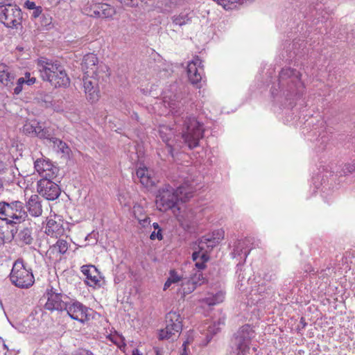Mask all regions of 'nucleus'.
Listing matches in <instances>:
<instances>
[{
    "instance_id": "1",
    "label": "nucleus",
    "mask_w": 355,
    "mask_h": 355,
    "mask_svg": "<svg viewBox=\"0 0 355 355\" xmlns=\"http://www.w3.org/2000/svg\"><path fill=\"white\" fill-rule=\"evenodd\" d=\"M168 107L174 116L177 117L176 123L182 122V138L184 143L193 149L199 146L200 140L203 137V124L194 116L185 112L183 103L180 101H171Z\"/></svg>"
},
{
    "instance_id": "2",
    "label": "nucleus",
    "mask_w": 355,
    "mask_h": 355,
    "mask_svg": "<svg viewBox=\"0 0 355 355\" xmlns=\"http://www.w3.org/2000/svg\"><path fill=\"white\" fill-rule=\"evenodd\" d=\"M193 187L187 184L179 186L176 190L169 185L165 186L158 191L156 196V205L161 211H166L176 207L180 200L186 202L192 197Z\"/></svg>"
},
{
    "instance_id": "3",
    "label": "nucleus",
    "mask_w": 355,
    "mask_h": 355,
    "mask_svg": "<svg viewBox=\"0 0 355 355\" xmlns=\"http://www.w3.org/2000/svg\"><path fill=\"white\" fill-rule=\"evenodd\" d=\"M254 331L249 324L241 327L231 340V350L227 355H247Z\"/></svg>"
},
{
    "instance_id": "4",
    "label": "nucleus",
    "mask_w": 355,
    "mask_h": 355,
    "mask_svg": "<svg viewBox=\"0 0 355 355\" xmlns=\"http://www.w3.org/2000/svg\"><path fill=\"white\" fill-rule=\"evenodd\" d=\"M40 71L42 79L49 81L55 87H66L69 84V78L65 70L58 64L46 62V65L42 66Z\"/></svg>"
},
{
    "instance_id": "5",
    "label": "nucleus",
    "mask_w": 355,
    "mask_h": 355,
    "mask_svg": "<svg viewBox=\"0 0 355 355\" xmlns=\"http://www.w3.org/2000/svg\"><path fill=\"white\" fill-rule=\"evenodd\" d=\"M11 282L17 287L27 288L35 282L34 276L31 269H27L21 259L16 260L10 274Z\"/></svg>"
},
{
    "instance_id": "6",
    "label": "nucleus",
    "mask_w": 355,
    "mask_h": 355,
    "mask_svg": "<svg viewBox=\"0 0 355 355\" xmlns=\"http://www.w3.org/2000/svg\"><path fill=\"white\" fill-rule=\"evenodd\" d=\"M0 214L5 216L7 223H19L27 218V211L22 202L16 200L10 203H0Z\"/></svg>"
},
{
    "instance_id": "7",
    "label": "nucleus",
    "mask_w": 355,
    "mask_h": 355,
    "mask_svg": "<svg viewBox=\"0 0 355 355\" xmlns=\"http://www.w3.org/2000/svg\"><path fill=\"white\" fill-rule=\"evenodd\" d=\"M166 327L161 329L159 337L160 340L173 339L178 337L182 329V318L176 311L168 312L165 317Z\"/></svg>"
},
{
    "instance_id": "8",
    "label": "nucleus",
    "mask_w": 355,
    "mask_h": 355,
    "mask_svg": "<svg viewBox=\"0 0 355 355\" xmlns=\"http://www.w3.org/2000/svg\"><path fill=\"white\" fill-rule=\"evenodd\" d=\"M22 12L15 4L0 7V21L6 27L17 28L22 21Z\"/></svg>"
},
{
    "instance_id": "9",
    "label": "nucleus",
    "mask_w": 355,
    "mask_h": 355,
    "mask_svg": "<svg viewBox=\"0 0 355 355\" xmlns=\"http://www.w3.org/2000/svg\"><path fill=\"white\" fill-rule=\"evenodd\" d=\"M98 67V58L96 55L93 53H88L83 57L81 62V69L84 72L85 76H97L102 80H105L110 76L108 73V68L105 64H101V70L105 74L101 75L97 73Z\"/></svg>"
},
{
    "instance_id": "10",
    "label": "nucleus",
    "mask_w": 355,
    "mask_h": 355,
    "mask_svg": "<svg viewBox=\"0 0 355 355\" xmlns=\"http://www.w3.org/2000/svg\"><path fill=\"white\" fill-rule=\"evenodd\" d=\"M47 301L44 308L49 311H62L67 307V304L69 300V297L62 293H56L53 288L47 289L46 292Z\"/></svg>"
},
{
    "instance_id": "11",
    "label": "nucleus",
    "mask_w": 355,
    "mask_h": 355,
    "mask_svg": "<svg viewBox=\"0 0 355 355\" xmlns=\"http://www.w3.org/2000/svg\"><path fill=\"white\" fill-rule=\"evenodd\" d=\"M53 179H41L37 182L38 193L49 200L57 199L61 191L59 186L52 181Z\"/></svg>"
},
{
    "instance_id": "12",
    "label": "nucleus",
    "mask_w": 355,
    "mask_h": 355,
    "mask_svg": "<svg viewBox=\"0 0 355 355\" xmlns=\"http://www.w3.org/2000/svg\"><path fill=\"white\" fill-rule=\"evenodd\" d=\"M102 78L97 76H84L83 87L87 99L92 103L96 102L100 96L98 83Z\"/></svg>"
},
{
    "instance_id": "13",
    "label": "nucleus",
    "mask_w": 355,
    "mask_h": 355,
    "mask_svg": "<svg viewBox=\"0 0 355 355\" xmlns=\"http://www.w3.org/2000/svg\"><path fill=\"white\" fill-rule=\"evenodd\" d=\"M64 311H67L68 315L71 319L82 323L89 320L87 313L88 308L78 301L71 302L68 301Z\"/></svg>"
},
{
    "instance_id": "14",
    "label": "nucleus",
    "mask_w": 355,
    "mask_h": 355,
    "mask_svg": "<svg viewBox=\"0 0 355 355\" xmlns=\"http://www.w3.org/2000/svg\"><path fill=\"white\" fill-rule=\"evenodd\" d=\"M202 60L198 58H196L193 60L188 64L187 75L189 81L193 84H198L202 80Z\"/></svg>"
},
{
    "instance_id": "15",
    "label": "nucleus",
    "mask_w": 355,
    "mask_h": 355,
    "mask_svg": "<svg viewBox=\"0 0 355 355\" xmlns=\"http://www.w3.org/2000/svg\"><path fill=\"white\" fill-rule=\"evenodd\" d=\"M35 168L42 179L55 178L56 177L58 168L49 162L37 160L35 162Z\"/></svg>"
},
{
    "instance_id": "16",
    "label": "nucleus",
    "mask_w": 355,
    "mask_h": 355,
    "mask_svg": "<svg viewBox=\"0 0 355 355\" xmlns=\"http://www.w3.org/2000/svg\"><path fill=\"white\" fill-rule=\"evenodd\" d=\"M225 232L222 230L214 231L211 234L202 236L198 242L200 250L203 249V245L206 244L208 248H213L224 239Z\"/></svg>"
},
{
    "instance_id": "17",
    "label": "nucleus",
    "mask_w": 355,
    "mask_h": 355,
    "mask_svg": "<svg viewBox=\"0 0 355 355\" xmlns=\"http://www.w3.org/2000/svg\"><path fill=\"white\" fill-rule=\"evenodd\" d=\"M29 214L34 217H37L42 214V205L41 198L37 195H32L26 202V208Z\"/></svg>"
},
{
    "instance_id": "18",
    "label": "nucleus",
    "mask_w": 355,
    "mask_h": 355,
    "mask_svg": "<svg viewBox=\"0 0 355 355\" xmlns=\"http://www.w3.org/2000/svg\"><path fill=\"white\" fill-rule=\"evenodd\" d=\"M81 272L85 275V282L89 286H95L100 282V274L94 266H83Z\"/></svg>"
},
{
    "instance_id": "19",
    "label": "nucleus",
    "mask_w": 355,
    "mask_h": 355,
    "mask_svg": "<svg viewBox=\"0 0 355 355\" xmlns=\"http://www.w3.org/2000/svg\"><path fill=\"white\" fill-rule=\"evenodd\" d=\"M133 178L135 181L139 180L141 184L146 187H150L153 184L152 178L146 167L137 169L135 176H134Z\"/></svg>"
},
{
    "instance_id": "20",
    "label": "nucleus",
    "mask_w": 355,
    "mask_h": 355,
    "mask_svg": "<svg viewBox=\"0 0 355 355\" xmlns=\"http://www.w3.org/2000/svg\"><path fill=\"white\" fill-rule=\"evenodd\" d=\"M279 78L282 80L287 78H291V82L295 83L297 87H301L302 83L300 81V73L293 69H283L279 73Z\"/></svg>"
},
{
    "instance_id": "21",
    "label": "nucleus",
    "mask_w": 355,
    "mask_h": 355,
    "mask_svg": "<svg viewBox=\"0 0 355 355\" xmlns=\"http://www.w3.org/2000/svg\"><path fill=\"white\" fill-rule=\"evenodd\" d=\"M45 232L51 236L58 237L63 234L64 228L60 223L50 219L47 221Z\"/></svg>"
},
{
    "instance_id": "22",
    "label": "nucleus",
    "mask_w": 355,
    "mask_h": 355,
    "mask_svg": "<svg viewBox=\"0 0 355 355\" xmlns=\"http://www.w3.org/2000/svg\"><path fill=\"white\" fill-rule=\"evenodd\" d=\"M94 14L98 17L109 18L115 14V10L109 4L99 3L94 10Z\"/></svg>"
},
{
    "instance_id": "23",
    "label": "nucleus",
    "mask_w": 355,
    "mask_h": 355,
    "mask_svg": "<svg viewBox=\"0 0 355 355\" xmlns=\"http://www.w3.org/2000/svg\"><path fill=\"white\" fill-rule=\"evenodd\" d=\"M193 16V10L185 9L179 15H174L172 17L173 23L175 25L183 26L188 24Z\"/></svg>"
},
{
    "instance_id": "24",
    "label": "nucleus",
    "mask_w": 355,
    "mask_h": 355,
    "mask_svg": "<svg viewBox=\"0 0 355 355\" xmlns=\"http://www.w3.org/2000/svg\"><path fill=\"white\" fill-rule=\"evenodd\" d=\"M248 243H250V240L248 239L239 240L235 244L233 252H232L233 257H236L237 256H241L243 254V257L245 259L250 251V250L245 249V248L248 247Z\"/></svg>"
},
{
    "instance_id": "25",
    "label": "nucleus",
    "mask_w": 355,
    "mask_h": 355,
    "mask_svg": "<svg viewBox=\"0 0 355 355\" xmlns=\"http://www.w3.org/2000/svg\"><path fill=\"white\" fill-rule=\"evenodd\" d=\"M32 234V228L24 227L18 232L16 239L21 245H30L33 241Z\"/></svg>"
},
{
    "instance_id": "26",
    "label": "nucleus",
    "mask_w": 355,
    "mask_h": 355,
    "mask_svg": "<svg viewBox=\"0 0 355 355\" xmlns=\"http://www.w3.org/2000/svg\"><path fill=\"white\" fill-rule=\"evenodd\" d=\"M189 279L191 282V286L185 287L184 294L192 293L197 286H200L204 282L202 273L200 270L196 271Z\"/></svg>"
},
{
    "instance_id": "27",
    "label": "nucleus",
    "mask_w": 355,
    "mask_h": 355,
    "mask_svg": "<svg viewBox=\"0 0 355 355\" xmlns=\"http://www.w3.org/2000/svg\"><path fill=\"white\" fill-rule=\"evenodd\" d=\"M15 79V74L10 71L0 75V83L6 87L8 90L12 88Z\"/></svg>"
},
{
    "instance_id": "28",
    "label": "nucleus",
    "mask_w": 355,
    "mask_h": 355,
    "mask_svg": "<svg viewBox=\"0 0 355 355\" xmlns=\"http://www.w3.org/2000/svg\"><path fill=\"white\" fill-rule=\"evenodd\" d=\"M224 298L225 293L223 291H218L215 295L206 297L205 299V302L209 306H213L222 302L224 300Z\"/></svg>"
},
{
    "instance_id": "29",
    "label": "nucleus",
    "mask_w": 355,
    "mask_h": 355,
    "mask_svg": "<svg viewBox=\"0 0 355 355\" xmlns=\"http://www.w3.org/2000/svg\"><path fill=\"white\" fill-rule=\"evenodd\" d=\"M39 123L37 121L26 122L23 126V132L26 135H37V132L40 128Z\"/></svg>"
},
{
    "instance_id": "30",
    "label": "nucleus",
    "mask_w": 355,
    "mask_h": 355,
    "mask_svg": "<svg viewBox=\"0 0 355 355\" xmlns=\"http://www.w3.org/2000/svg\"><path fill=\"white\" fill-rule=\"evenodd\" d=\"M68 250V243L63 239H59L55 244L50 248V250L53 252H57L60 254H64Z\"/></svg>"
},
{
    "instance_id": "31",
    "label": "nucleus",
    "mask_w": 355,
    "mask_h": 355,
    "mask_svg": "<svg viewBox=\"0 0 355 355\" xmlns=\"http://www.w3.org/2000/svg\"><path fill=\"white\" fill-rule=\"evenodd\" d=\"M52 144L53 147L58 151L61 152L62 153H68L69 148L66 143L62 141V140L55 137L52 138Z\"/></svg>"
},
{
    "instance_id": "32",
    "label": "nucleus",
    "mask_w": 355,
    "mask_h": 355,
    "mask_svg": "<svg viewBox=\"0 0 355 355\" xmlns=\"http://www.w3.org/2000/svg\"><path fill=\"white\" fill-rule=\"evenodd\" d=\"M36 136L40 139H44L48 140L49 141V143H52L51 139L55 138L54 137H53L51 135V133L49 132V131L48 130L43 129V128H42L41 126L40 127L39 130H37Z\"/></svg>"
},
{
    "instance_id": "33",
    "label": "nucleus",
    "mask_w": 355,
    "mask_h": 355,
    "mask_svg": "<svg viewBox=\"0 0 355 355\" xmlns=\"http://www.w3.org/2000/svg\"><path fill=\"white\" fill-rule=\"evenodd\" d=\"M37 20L42 27H48L52 23V17L48 13H43Z\"/></svg>"
},
{
    "instance_id": "34",
    "label": "nucleus",
    "mask_w": 355,
    "mask_h": 355,
    "mask_svg": "<svg viewBox=\"0 0 355 355\" xmlns=\"http://www.w3.org/2000/svg\"><path fill=\"white\" fill-rule=\"evenodd\" d=\"M25 80L24 77H21L17 80V85L13 89V94L15 95H19L21 91L24 89V86L26 85Z\"/></svg>"
},
{
    "instance_id": "35",
    "label": "nucleus",
    "mask_w": 355,
    "mask_h": 355,
    "mask_svg": "<svg viewBox=\"0 0 355 355\" xmlns=\"http://www.w3.org/2000/svg\"><path fill=\"white\" fill-rule=\"evenodd\" d=\"M355 171V164H345L341 171L340 172V175H347Z\"/></svg>"
},
{
    "instance_id": "36",
    "label": "nucleus",
    "mask_w": 355,
    "mask_h": 355,
    "mask_svg": "<svg viewBox=\"0 0 355 355\" xmlns=\"http://www.w3.org/2000/svg\"><path fill=\"white\" fill-rule=\"evenodd\" d=\"M8 234L9 231L8 230L4 231L1 227H0V245H3L4 243L10 241Z\"/></svg>"
},
{
    "instance_id": "37",
    "label": "nucleus",
    "mask_w": 355,
    "mask_h": 355,
    "mask_svg": "<svg viewBox=\"0 0 355 355\" xmlns=\"http://www.w3.org/2000/svg\"><path fill=\"white\" fill-rule=\"evenodd\" d=\"M224 319H219L218 326H219L220 324H224ZM219 331L220 327H216V324H214V326H209L208 328V334H211L212 336L216 334Z\"/></svg>"
},
{
    "instance_id": "38",
    "label": "nucleus",
    "mask_w": 355,
    "mask_h": 355,
    "mask_svg": "<svg viewBox=\"0 0 355 355\" xmlns=\"http://www.w3.org/2000/svg\"><path fill=\"white\" fill-rule=\"evenodd\" d=\"M176 1L175 0H164V10L167 12H170L172 9L176 7Z\"/></svg>"
},
{
    "instance_id": "39",
    "label": "nucleus",
    "mask_w": 355,
    "mask_h": 355,
    "mask_svg": "<svg viewBox=\"0 0 355 355\" xmlns=\"http://www.w3.org/2000/svg\"><path fill=\"white\" fill-rule=\"evenodd\" d=\"M42 14V8L41 6H37L33 10L31 18L33 19H38Z\"/></svg>"
},
{
    "instance_id": "40",
    "label": "nucleus",
    "mask_w": 355,
    "mask_h": 355,
    "mask_svg": "<svg viewBox=\"0 0 355 355\" xmlns=\"http://www.w3.org/2000/svg\"><path fill=\"white\" fill-rule=\"evenodd\" d=\"M168 279L173 282V283H178L179 282L182 278L180 277L176 271L175 270H171L170 271V277Z\"/></svg>"
},
{
    "instance_id": "41",
    "label": "nucleus",
    "mask_w": 355,
    "mask_h": 355,
    "mask_svg": "<svg viewBox=\"0 0 355 355\" xmlns=\"http://www.w3.org/2000/svg\"><path fill=\"white\" fill-rule=\"evenodd\" d=\"M24 78V80L26 82L25 84H26V85H28V86H31V85H33L36 81V78L34 77H31V74L28 72H26L25 73V76Z\"/></svg>"
},
{
    "instance_id": "42",
    "label": "nucleus",
    "mask_w": 355,
    "mask_h": 355,
    "mask_svg": "<svg viewBox=\"0 0 355 355\" xmlns=\"http://www.w3.org/2000/svg\"><path fill=\"white\" fill-rule=\"evenodd\" d=\"M150 239L151 240H155L156 239H158L159 241L162 240L163 236L162 234V229H159V230H157V232L153 231L150 236Z\"/></svg>"
},
{
    "instance_id": "43",
    "label": "nucleus",
    "mask_w": 355,
    "mask_h": 355,
    "mask_svg": "<svg viewBox=\"0 0 355 355\" xmlns=\"http://www.w3.org/2000/svg\"><path fill=\"white\" fill-rule=\"evenodd\" d=\"M74 355H94L92 352L85 349H79L77 350Z\"/></svg>"
},
{
    "instance_id": "44",
    "label": "nucleus",
    "mask_w": 355,
    "mask_h": 355,
    "mask_svg": "<svg viewBox=\"0 0 355 355\" xmlns=\"http://www.w3.org/2000/svg\"><path fill=\"white\" fill-rule=\"evenodd\" d=\"M24 7L29 10H33L37 6H36L35 2L27 0L24 3Z\"/></svg>"
},
{
    "instance_id": "45",
    "label": "nucleus",
    "mask_w": 355,
    "mask_h": 355,
    "mask_svg": "<svg viewBox=\"0 0 355 355\" xmlns=\"http://www.w3.org/2000/svg\"><path fill=\"white\" fill-rule=\"evenodd\" d=\"M191 282L190 281V279H187V278L184 279L183 282L182 284V288L183 293H184L185 287H191Z\"/></svg>"
},
{
    "instance_id": "46",
    "label": "nucleus",
    "mask_w": 355,
    "mask_h": 355,
    "mask_svg": "<svg viewBox=\"0 0 355 355\" xmlns=\"http://www.w3.org/2000/svg\"><path fill=\"white\" fill-rule=\"evenodd\" d=\"M196 267L198 269V270H201L205 268L206 265L204 263V261H196Z\"/></svg>"
},
{
    "instance_id": "47",
    "label": "nucleus",
    "mask_w": 355,
    "mask_h": 355,
    "mask_svg": "<svg viewBox=\"0 0 355 355\" xmlns=\"http://www.w3.org/2000/svg\"><path fill=\"white\" fill-rule=\"evenodd\" d=\"M9 70V67L3 64V63H0V75H1L2 73H7Z\"/></svg>"
},
{
    "instance_id": "48",
    "label": "nucleus",
    "mask_w": 355,
    "mask_h": 355,
    "mask_svg": "<svg viewBox=\"0 0 355 355\" xmlns=\"http://www.w3.org/2000/svg\"><path fill=\"white\" fill-rule=\"evenodd\" d=\"M121 3H123L128 6H134L135 3H134L135 0H118Z\"/></svg>"
},
{
    "instance_id": "49",
    "label": "nucleus",
    "mask_w": 355,
    "mask_h": 355,
    "mask_svg": "<svg viewBox=\"0 0 355 355\" xmlns=\"http://www.w3.org/2000/svg\"><path fill=\"white\" fill-rule=\"evenodd\" d=\"M200 260L201 261H204L205 263L209 260V256L206 253L203 252L200 254Z\"/></svg>"
},
{
    "instance_id": "50",
    "label": "nucleus",
    "mask_w": 355,
    "mask_h": 355,
    "mask_svg": "<svg viewBox=\"0 0 355 355\" xmlns=\"http://www.w3.org/2000/svg\"><path fill=\"white\" fill-rule=\"evenodd\" d=\"M9 2V0H0V7H2L3 8L6 7V5H11Z\"/></svg>"
},
{
    "instance_id": "51",
    "label": "nucleus",
    "mask_w": 355,
    "mask_h": 355,
    "mask_svg": "<svg viewBox=\"0 0 355 355\" xmlns=\"http://www.w3.org/2000/svg\"><path fill=\"white\" fill-rule=\"evenodd\" d=\"M200 257V252H194L192 254V258L193 261H197L198 258Z\"/></svg>"
},
{
    "instance_id": "52",
    "label": "nucleus",
    "mask_w": 355,
    "mask_h": 355,
    "mask_svg": "<svg viewBox=\"0 0 355 355\" xmlns=\"http://www.w3.org/2000/svg\"><path fill=\"white\" fill-rule=\"evenodd\" d=\"M188 344L187 342H184L182 345L183 350L182 352L180 354V355H188L187 352V345Z\"/></svg>"
},
{
    "instance_id": "53",
    "label": "nucleus",
    "mask_w": 355,
    "mask_h": 355,
    "mask_svg": "<svg viewBox=\"0 0 355 355\" xmlns=\"http://www.w3.org/2000/svg\"><path fill=\"white\" fill-rule=\"evenodd\" d=\"M171 284H173V282L168 278L167 281L164 284V290H166L169 288Z\"/></svg>"
},
{
    "instance_id": "54",
    "label": "nucleus",
    "mask_w": 355,
    "mask_h": 355,
    "mask_svg": "<svg viewBox=\"0 0 355 355\" xmlns=\"http://www.w3.org/2000/svg\"><path fill=\"white\" fill-rule=\"evenodd\" d=\"M265 291V288L263 285L261 286H259V288L257 289V292L259 293V294L261 295L262 293H263Z\"/></svg>"
},
{
    "instance_id": "55",
    "label": "nucleus",
    "mask_w": 355,
    "mask_h": 355,
    "mask_svg": "<svg viewBox=\"0 0 355 355\" xmlns=\"http://www.w3.org/2000/svg\"><path fill=\"white\" fill-rule=\"evenodd\" d=\"M132 355H142V354L137 349H135L132 351Z\"/></svg>"
},
{
    "instance_id": "56",
    "label": "nucleus",
    "mask_w": 355,
    "mask_h": 355,
    "mask_svg": "<svg viewBox=\"0 0 355 355\" xmlns=\"http://www.w3.org/2000/svg\"><path fill=\"white\" fill-rule=\"evenodd\" d=\"M153 227H154V229H155V230H159V229H161V228L159 227V225H158V223H154L153 224Z\"/></svg>"
},
{
    "instance_id": "57",
    "label": "nucleus",
    "mask_w": 355,
    "mask_h": 355,
    "mask_svg": "<svg viewBox=\"0 0 355 355\" xmlns=\"http://www.w3.org/2000/svg\"><path fill=\"white\" fill-rule=\"evenodd\" d=\"M155 349V355H163L159 350V349L157 347L156 348H154Z\"/></svg>"
},
{
    "instance_id": "58",
    "label": "nucleus",
    "mask_w": 355,
    "mask_h": 355,
    "mask_svg": "<svg viewBox=\"0 0 355 355\" xmlns=\"http://www.w3.org/2000/svg\"><path fill=\"white\" fill-rule=\"evenodd\" d=\"M98 69H97V73L101 75L105 74L103 71L101 70V64L98 65Z\"/></svg>"
},
{
    "instance_id": "59",
    "label": "nucleus",
    "mask_w": 355,
    "mask_h": 355,
    "mask_svg": "<svg viewBox=\"0 0 355 355\" xmlns=\"http://www.w3.org/2000/svg\"><path fill=\"white\" fill-rule=\"evenodd\" d=\"M300 323L302 324V327L306 326V322H304V319L303 318H301Z\"/></svg>"
},
{
    "instance_id": "60",
    "label": "nucleus",
    "mask_w": 355,
    "mask_h": 355,
    "mask_svg": "<svg viewBox=\"0 0 355 355\" xmlns=\"http://www.w3.org/2000/svg\"><path fill=\"white\" fill-rule=\"evenodd\" d=\"M139 220L140 221L143 220V221H144V224L146 222H147L148 218H144V220H141V219H139Z\"/></svg>"
},
{
    "instance_id": "61",
    "label": "nucleus",
    "mask_w": 355,
    "mask_h": 355,
    "mask_svg": "<svg viewBox=\"0 0 355 355\" xmlns=\"http://www.w3.org/2000/svg\"><path fill=\"white\" fill-rule=\"evenodd\" d=\"M269 280H272V275H270Z\"/></svg>"
},
{
    "instance_id": "62",
    "label": "nucleus",
    "mask_w": 355,
    "mask_h": 355,
    "mask_svg": "<svg viewBox=\"0 0 355 355\" xmlns=\"http://www.w3.org/2000/svg\"><path fill=\"white\" fill-rule=\"evenodd\" d=\"M3 346H4V348L7 349V346L5 344L3 345Z\"/></svg>"
}]
</instances>
